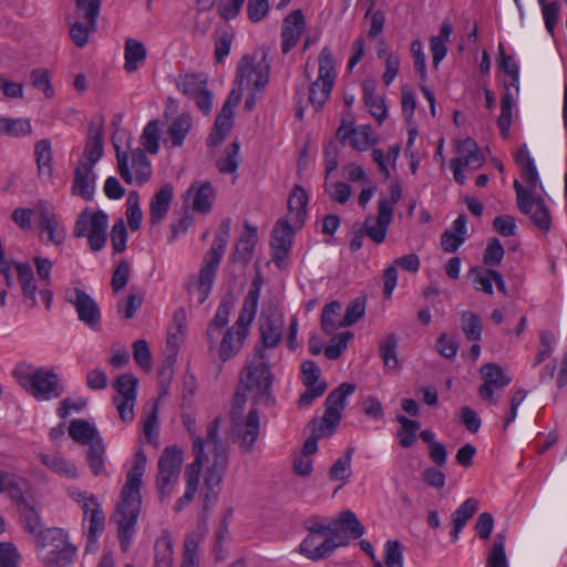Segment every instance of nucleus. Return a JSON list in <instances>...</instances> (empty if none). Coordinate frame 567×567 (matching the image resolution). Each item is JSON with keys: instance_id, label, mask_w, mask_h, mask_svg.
<instances>
[{"instance_id": "f257e3e1", "label": "nucleus", "mask_w": 567, "mask_h": 567, "mask_svg": "<svg viewBox=\"0 0 567 567\" xmlns=\"http://www.w3.org/2000/svg\"><path fill=\"white\" fill-rule=\"evenodd\" d=\"M220 417H215L206 429L205 439L195 436L192 451L194 461L186 466L188 472L200 476L206 467L204 483L207 487H219L228 465V449L219 436Z\"/></svg>"}, {"instance_id": "f03ea898", "label": "nucleus", "mask_w": 567, "mask_h": 567, "mask_svg": "<svg viewBox=\"0 0 567 567\" xmlns=\"http://www.w3.org/2000/svg\"><path fill=\"white\" fill-rule=\"evenodd\" d=\"M146 455L143 451L135 454L134 465L127 473L126 483L121 491V499L116 505L112 520L117 526L121 549L128 550L135 534V526L141 511V485L145 472Z\"/></svg>"}, {"instance_id": "7ed1b4c3", "label": "nucleus", "mask_w": 567, "mask_h": 567, "mask_svg": "<svg viewBox=\"0 0 567 567\" xmlns=\"http://www.w3.org/2000/svg\"><path fill=\"white\" fill-rule=\"evenodd\" d=\"M274 374L262 348L255 347L251 358L246 362L241 372L237 391L250 396L252 405H271L275 399L271 394Z\"/></svg>"}, {"instance_id": "20e7f679", "label": "nucleus", "mask_w": 567, "mask_h": 567, "mask_svg": "<svg viewBox=\"0 0 567 567\" xmlns=\"http://www.w3.org/2000/svg\"><path fill=\"white\" fill-rule=\"evenodd\" d=\"M18 383L37 400H51L62 395L63 385L52 369L34 368L21 363L13 372Z\"/></svg>"}, {"instance_id": "39448f33", "label": "nucleus", "mask_w": 567, "mask_h": 567, "mask_svg": "<svg viewBox=\"0 0 567 567\" xmlns=\"http://www.w3.org/2000/svg\"><path fill=\"white\" fill-rule=\"evenodd\" d=\"M246 401L247 396L240 391H236L230 411V430L234 442L238 443L245 453H248L252 451L258 440L260 419L257 405H252L245 415Z\"/></svg>"}, {"instance_id": "423d86ee", "label": "nucleus", "mask_w": 567, "mask_h": 567, "mask_svg": "<svg viewBox=\"0 0 567 567\" xmlns=\"http://www.w3.org/2000/svg\"><path fill=\"white\" fill-rule=\"evenodd\" d=\"M229 233L230 219L226 218L221 221L219 231L216 234L209 250L204 256L196 285L199 303L205 302L212 290L218 266L228 243Z\"/></svg>"}, {"instance_id": "0eeeda50", "label": "nucleus", "mask_w": 567, "mask_h": 567, "mask_svg": "<svg viewBox=\"0 0 567 567\" xmlns=\"http://www.w3.org/2000/svg\"><path fill=\"white\" fill-rule=\"evenodd\" d=\"M37 549L42 553L47 567H65L71 564L76 548L69 543L61 528H47L37 536Z\"/></svg>"}, {"instance_id": "6e6552de", "label": "nucleus", "mask_w": 567, "mask_h": 567, "mask_svg": "<svg viewBox=\"0 0 567 567\" xmlns=\"http://www.w3.org/2000/svg\"><path fill=\"white\" fill-rule=\"evenodd\" d=\"M514 161L519 166L520 176L526 184V187H524L517 179L513 183L516 193L517 207L520 213L529 214L533 208V196L536 194L538 172L526 144H522L518 147L514 154Z\"/></svg>"}, {"instance_id": "1a4fd4ad", "label": "nucleus", "mask_w": 567, "mask_h": 567, "mask_svg": "<svg viewBox=\"0 0 567 567\" xmlns=\"http://www.w3.org/2000/svg\"><path fill=\"white\" fill-rule=\"evenodd\" d=\"M183 460V451L176 445L167 446L162 451L156 474V487L161 502L171 495L178 482Z\"/></svg>"}, {"instance_id": "9d476101", "label": "nucleus", "mask_w": 567, "mask_h": 567, "mask_svg": "<svg viewBox=\"0 0 567 567\" xmlns=\"http://www.w3.org/2000/svg\"><path fill=\"white\" fill-rule=\"evenodd\" d=\"M318 63L319 76L309 87V102L315 111L322 109L331 93L336 80L334 59L329 48L322 49L318 58Z\"/></svg>"}, {"instance_id": "9b49d317", "label": "nucleus", "mask_w": 567, "mask_h": 567, "mask_svg": "<svg viewBox=\"0 0 567 567\" xmlns=\"http://www.w3.org/2000/svg\"><path fill=\"white\" fill-rule=\"evenodd\" d=\"M269 74L270 66L266 53L257 62L255 56L245 54L237 64L235 82L238 86L251 85L255 91L259 92L267 85Z\"/></svg>"}, {"instance_id": "f8f14e48", "label": "nucleus", "mask_w": 567, "mask_h": 567, "mask_svg": "<svg viewBox=\"0 0 567 567\" xmlns=\"http://www.w3.org/2000/svg\"><path fill=\"white\" fill-rule=\"evenodd\" d=\"M117 168L121 177L126 184H132L135 181L136 184L143 185L152 176L151 161L147 158L145 152L142 148H135L131 153L132 169L134 176L131 173L128 166V156L125 152H121L118 146H115Z\"/></svg>"}, {"instance_id": "ddd939ff", "label": "nucleus", "mask_w": 567, "mask_h": 567, "mask_svg": "<svg viewBox=\"0 0 567 567\" xmlns=\"http://www.w3.org/2000/svg\"><path fill=\"white\" fill-rule=\"evenodd\" d=\"M177 86L186 96L195 101L197 107L205 115L210 113L213 94L207 89V76L205 74L182 75Z\"/></svg>"}, {"instance_id": "4468645a", "label": "nucleus", "mask_w": 567, "mask_h": 567, "mask_svg": "<svg viewBox=\"0 0 567 567\" xmlns=\"http://www.w3.org/2000/svg\"><path fill=\"white\" fill-rule=\"evenodd\" d=\"M76 310L79 319L89 328L99 330L101 324V310L96 301L84 290L74 288L66 297Z\"/></svg>"}, {"instance_id": "2eb2a0df", "label": "nucleus", "mask_w": 567, "mask_h": 567, "mask_svg": "<svg viewBox=\"0 0 567 567\" xmlns=\"http://www.w3.org/2000/svg\"><path fill=\"white\" fill-rule=\"evenodd\" d=\"M483 379V384L478 388V394L484 401L495 403L494 390L503 389L511 383V378L507 377L497 363H485L480 370Z\"/></svg>"}, {"instance_id": "dca6fc26", "label": "nucleus", "mask_w": 567, "mask_h": 567, "mask_svg": "<svg viewBox=\"0 0 567 567\" xmlns=\"http://www.w3.org/2000/svg\"><path fill=\"white\" fill-rule=\"evenodd\" d=\"M39 217V227L48 234V240L55 246L65 239V228L59 223L53 206L47 200H39L34 207Z\"/></svg>"}, {"instance_id": "f3484780", "label": "nucleus", "mask_w": 567, "mask_h": 567, "mask_svg": "<svg viewBox=\"0 0 567 567\" xmlns=\"http://www.w3.org/2000/svg\"><path fill=\"white\" fill-rule=\"evenodd\" d=\"M348 540L334 542L333 537L308 534L300 544V553L311 560L329 557L337 547L347 546Z\"/></svg>"}, {"instance_id": "a211bd4d", "label": "nucleus", "mask_w": 567, "mask_h": 567, "mask_svg": "<svg viewBox=\"0 0 567 567\" xmlns=\"http://www.w3.org/2000/svg\"><path fill=\"white\" fill-rule=\"evenodd\" d=\"M284 318L276 311L262 312L259 319L260 339L264 348H275L282 338Z\"/></svg>"}, {"instance_id": "6ab92c4d", "label": "nucleus", "mask_w": 567, "mask_h": 567, "mask_svg": "<svg viewBox=\"0 0 567 567\" xmlns=\"http://www.w3.org/2000/svg\"><path fill=\"white\" fill-rule=\"evenodd\" d=\"M95 181L94 167L91 164L78 163L73 173L72 195L92 200L95 193Z\"/></svg>"}, {"instance_id": "aec40b11", "label": "nucleus", "mask_w": 567, "mask_h": 567, "mask_svg": "<svg viewBox=\"0 0 567 567\" xmlns=\"http://www.w3.org/2000/svg\"><path fill=\"white\" fill-rule=\"evenodd\" d=\"M292 228L285 219H279L272 231L270 246L272 249V260L280 267L287 258L288 251L291 247Z\"/></svg>"}, {"instance_id": "412c9836", "label": "nucleus", "mask_w": 567, "mask_h": 567, "mask_svg": "<svg viewBox=\"0 0 567 567\" xmlns=\"http://www.w3.org/2000/svg\"><path fill=\"white\" fill-rule=\"evenodd\" d=\"M215 196V189L209 182L195 181L186 192L185 202L192 200L193 210L207 214L212 209Z\"/></svg>"}, {"instance_id": "4be33fe9", "label": "nucleus", "mask_w": 567, "mask_h": 567, "mask_svg": "<svg viewBox=\"0 0 567 567\" xmlns=\"http://www.w3.org/2000/svg\"><path fill=\"white\" fill-rule=\"evenodd\" d=\"M305 16L301 10H295L285 18L281 28V52L284 54L288 53L292 48L296 47L305 29Z\"/></svg>"}, {"instance_id": "5701e85b", "label": "nucleus", "mask_w": 567, "mask_h": 567, "mask_svg": "<svg viewBox=\"0 0 567 567\" xmlns=\"http://www.w3.org/2000/svg\"><path fill=\"white\" fill-rule=\"evenodd\" d=\"M104 131L101 122H92L89 127L87 140L83 150L82 158L78 163H84V165L95 164L103 156L104 146Z\"/></svg>"}, {"instance_id": "b1692460", "label": "nucleus", "mask_w": 567, "mask_h": 567, "mask_svg": "<svg viewBox=\"0 0 567 567\" xmlns=\"http://www.w3.org/2000/svg\"><path fill=\"white\" fill-rule=\"evenodd\" d=\"M245 228L246 233L240 236L230 256L233 264H239L243 267L251 260L257 243V229L248 223L245 224Z\"/></svg>"}, {"instance_id": "393cba45", "label": "nucleus", "mask_w": 567, "mask_h": 567, "mask_svg": "<svg viewBox=\"0 0 567 567\" xmlns=\"http://www.w3.org/2000/svg\"><path fill=\"white\" fill-rule=\"evenodd\" d=\"M41 505L34 499L20 501L17 505L20 523L25 532L39 535L41 532Z\"/></svg>"}, {"instance_id": "a878e982", "label": "nucleus", "mask_w": 567, "mask_h": 567, "mask_svg": "<svg viewBox=\"0 0 567 567\" xmlns=\"http://www.w3.org/2000/svg\"><path fill=\"white\" fill-rule=\"evenodd\" d=\"M392 217L393 216L390 215L385 208H382V210L378 209V216L375 218L371 215L368 216L360 229H363L364 235L372 241L381 244L385 239Z\"/></svg>"}, {"instance_id": "bb28decb", "label": "nucleus", "mask_w": 567, "mask_h": 567, "mask_svg": "<svg viewBox=\"0 0 567 567\" xmlns=\"http://www.w3.org/2000/svg\"><path fill=\"white\" fill-rule=\"evenodd\" d=\"M173 199V186L165 184L152 197L150 203V223L157 225L166 216Z\"/></svg>"}, {"instance_id": "cd10ccee", "label": "nucleus", "mask_w": 567, "mask_h": 567, "mask_svg": "<svg viewBox=\"0 0 567 567\" xmlns=\"http://www.w3.org/2000/svg\"><path fill=\"white\" fill-rule=\"evenodd\" d=\"M233 106L224 103L220 112L216 117L214 127L212 128V132L209 133V136L207 138L208 147H215L225 140L226 135L228 134L233 126Z\"/></svg>"}, {"instance_id": "c85d7f7f", "label": "nucleus", "mask_w": 567, "mask_h": 567, "mask_svg": "<svg viewBox=\"0 0 567 567\" xmlns=\"http://www.w3.org/2000/svg\"><path fill=\"white\" fill-rule=\"evenodd\" d=\"M192 126L193 120L190 115L186 113L179 114L169 124L167 128L168 140H165L164 143L171 142L172 147H181Z\"/></svg>"}, {"instance_id": "c756f323", "label": "nucleus", "mask_w": 567, "mask_h": 567, "mask_svg": "<svg viewBox=\"0 0 567 567\" xmlns=\"http://www.w3.org/2000/svg\"><path fill=\"white\" fill-rule=\"evenodd\" d=\"M146 59L145 45L135 39H127L124 47V70L133 73Z\"/></svg>"}, {"instance_id": "7c9ffc66", "label": "nucleus", "mask_w": 567, "mask_h": 567, "mask_svg": "<svg viewBox=\"0 0 567 567\" xmlns=\"http://www.w3.org/2000/svg\"><path fill=\"white\" fill-rule=\"evenodd\" d=\"M107 216L102 210L94 213L93 228L87 234V241L93 251L101 250L106 241Z\"/></svg>"}, {"instance_id": "2f4dec72", "label": "nucleus", "mask_w": 567, "mask_h": 567, "mask_svg": "<svg viewBox=\"0 0 567 567\" xmlns=\"http://www.w3.org/2000/svg\"><path fill=\"white\" fill-rule=\"evenodd\" d=\"M39 458L43 465L61 476L66 478H76L78 476L76 466L61 455L41 453Z\"/></svg>"}, {"instance_id": "473e14b6", "label": "nucleus", "mask_w": 567, "mask_h": 567, "mask_svg": "<svg viewBox=\"0 0 567 567\" xmlns=\"http://www.w3.org/2000/svg\"><path fill=\"white\" fill-rule=\"evenodd\" d=\"M1 487L2 488L0 489V493L7 492L9 496L16 502V505H18L20 501L29 499L24 495L29 484L24 478L20 476L6 472L1 478Z\"/></svg>"}, {"instance_id": "72a5a7b5", "label": "nucleus", "mask_w": 567, "mask_h": 567, "mask_svg": "<svg viewBox=\"0 0 567 567\" xmlns=\"http://www.w3.org/2000/svg\"><path fill=\"white\" fill-rule=\"evenodd\" d=\"M105 445L103 439H95L89 444L86 453L87 465L93 475H106L104 466Z\"/></svg>"}, {"instance_id": "f704fd0d", "label": "nucleus", "mask_w": 567, "mask_h": 567, "mask_svg": "<svg viewBox=\"0 0 567 567\" xmlns=\"http://www.w3.org/2000/svg\"><path fill=\"white\" fill-rule=\"evenodd\" d=\"M246 339L241 338L240 334H236L234 328H229L223 336V339L219 344V359L225 362L230 358L235 357L240 349L243 348L244 341Z\"/></svg>"}, {"instance_id": "c9c22d12", "label": "nucleus", "mask_w": 567, "mask_h": 567, "mask_svg": "<svg viewBox=\"0 0 567 567\" xmlns=\"http://www.w3.org/2000/svg\"><path fill=\"white\" fill-rule=\"evenodd\" d=\"M70 436L80 444H90L102 439L97 430L85 420H73L69 425Z\"/></svg>"}, {"instance_id": "e433bc0d", "label": "nucleus", "mask_w": 567, "mask_h": 567, "mask_svg": "<svg viewBox=\"0 0 567 567\" xmlns=\"http://www.w3.org/2000/svg\"><path fill=\"white\" fill-rule=\"evenodd\" d=\"M32 133V125L29 120L18 117H1L0 118V134L10 137L27 136Z\"/></svg>"}, {"instance_id": "4c0bfd02", "label": "nucleus", "mask_w": 567, "mask_h": 567, "mask_svg": "<svg viewBox=\"0 0 567 567\" xmlns=\"http://www.w3.org/2000/svg\"><path fill=\"white\" fill-rule=\"evenodd\" d=\"M528 215L533 224L542 231L546 233L550 229V213L542 196H533V208Z\"/></svg>"}, {"instance_id": "58836bf2", "label": "nucleus", "mask_w": 567, "mask_h": 567, "mask_svg": "<svg viewBox=\"0 0 567 567\" xmlns=\"http://www.w3.org/2000/svg\"><path fill=\"white\" fill-rule=\"evenodd\" d=\"M461 329L468 341L478 342L483 331L480 316L472 311H463L461 313Z\"/></svg>"}, {"instance_id": "ea45409f", "label": "nucleus", "mask_w": 567, "mask_h": 567, "mask_svg": "<svg viewBox=\"0 0 567 567\" xmlns=\"http://www.w3.org/2000/svg\"><path fill=\"white\" fill-rule=\"evenodd\" d=\"M161 125L158 120L150 121L141 135V144L144 152L154 155L159 150Z\"/></svg>"}, {"instance_id": "a19ab883", "label": "nucleus", "mask_w": 567, "mask_h": 567, "mask_svg": "<svg viewBox=\"0 0 567 567\" xmlns=\"http://www.w3.org/2000/svg\"><path fill=\"white\" fill-rule=\"evenodd\" d=\"M307 204L308 195L306 190L301 186L296 185L288 198V209L290 214H295L297 223H303Z\"/></svg>"}, {"instance_id": "79ce46f5", "label": "nucleus", "mask_w": 567, "mask_h": 567, "mask_svg": "<svg viewBox=\"0 0 567 567\" xmlns=\"http://www.w3.org/2000/svg\"><path fill=\"white\" fill-rule=\"evenodd\" d=\"M239 147V142L234 141L225 148L224 156L216 162L221 174H233L238 169L240 163Z\"/></svg>"}, {"instance_id": "37998d69", "label": "nucleus", "mask_w": 567, "mask_h": 567, "mask_svg": "<svg viewBox=\"0 0 567 567\" xmlns=\"http://www.w3.org/2000/svg\"><path fill=\"white\" fill-rule=\"evenodd\" d=\"M355 391V384L343 382L338 388L332 390L326 399V408H331L332 411L341 412L344 409V402L347 396L351 395Z\"/></svg>"}, {"instance_id": "c03bdc74", "label": "nucleus", "mask_w": 567, "mask_h": 567, "mask_svg": "<svg viewBox=\"0 0 567 567\" xmlns=\"http://www.w3.org/2000/svg\"><path fill=\"white\" fill-rule=\"evenodd\" d=\"M341 310L339 301H331L323 307L321 313V328L326 334H332L334 331L342 327L341 319L338 320Z\"/></svg>"}, {"instance_id": "a18cd8bd", "label": "nucleus", "mask_w": 567, "mask_h": 567, "mask_svg": "<svg viewBox=\"0 0 567 567\" xmlns=\"http://www.w3.org/2000/svg\"><path fill=\"white\" fill-rule=\"evenodd\" d=\"M340 420L341 414L332 411L331 408H326L322 419H313L310 424L313 426V431H317L318 436H329L336 431Z\"/></svg>"}, {"instance_id": "49530a36", "label": "nucleus", "mask_w": 567, "mask_h": 567, "mask_svg": "<svg viewBox=\"0 0 567 567\" xmlns=\"http://www.w3.org/2000/svg\"><path fill=\"white\" fill-rule=\"evenodd\" d=\"M354 447H348L344 455L340 456L329 470L331 481H347L351 475V460Z\"/></svg>"}, {"instance_id": "de8ad7c7", "label": "nucleus", "mask_w": 567, "mask_h": 567, "mask_svg": "<svg viewBox=\"0 0 567 567\" xmlns=\"http://www.w3.org/2000/svg\"><path fill=\"white\" fill-rule=\"evenodd\" d=\"M505 534L498 533L495 535L492 549L486 559V567H508L505 555Z\"/></svg>"}, {"instance_id": "09e8293b", "label": "nucleus", "mask_w": 567, "mask_h": 567, "mask_svg": "<svg viewBox=\"0 0 567 567\" xmlns=\"http://www.w3.org/2000/svg\"><path fill=\"white\" fill-rule=\"evenodd\" d=\"M155 567H172L173 564V544L168 535L161 536L154 546Z\"/></svg>"}, {"instance_id": "8fccbe9b", "label": "nucleus", "mask_w": 567, "mask_h": 567, "mask_svg": "<svg viewBox=\"0 0 567 567\" xmlns=\"http://www.w3.org/2000/svg\"><path fill=\"white\" fill-rule=\"evenodd\" d=\"M499 50V70L511 78L508 85L513 86L516 92L519 90V68L514 56L506 55L504 47L501 43Z\"/></svg>"}, {"instance_id": "3c124183", "label": "nucleus", "mask_w": 567, "mask_h": 567, "mask_svg": "<svg viewBox=\"0 0 567 567\" xmlns=\"http://www.w3.org/2000/svg\"><path fill=\"white\" fill-rule=\"evenodd\" d=\"M398 337L390 333L380 343V357L383 360L385 368L396 369L399 367V359L396 355Z\"/></svg>"}, {"instance_id": "603ef678", "label": "nucleus", "mask_w": 567, "mask_h": 567, "mask_svg": "<svg viewBox=\"0 0 567 567\" xmlns=\"http://www.w3.org/2000/svg\"><path fill=\"white\" fill-rule=\"evenodd\" d=\"M84 518L87 519L89 522L87 542L90 544H95L99 534L102 533L105 526V515L102 511L101 505H95L94 507H92L91 513Z\"/></svg>"}, {"instance_id": "864d4df0", "label": "nucleus", "mask_w": 567, "mask_h": 567, "mask_svg": "<svg viewBox=\"0 0 567 567\" xmlns=\"http://www.w3.org/2000/svg\"><path fill=\"white\" fill-rule=\"evenodd\" d=\"M494 269H486L482 267H474L470 270L468 276L472 279L473 286L476 290L484 291L487 295L493 293Z\"/></svg>"}, {"instance_id": "5fc2aeb1", "label": "nucleus", "mask_w": 567, "mask_h": 567, "mask_svg": "<svg viewBox=\"0 0 567 567\" xmlns=\"http://www.w3.org/2000/svg\"><path fill=\"white\" fill-rule=\"evenodd\" d=\"M34 156L40 173L47 171L48 174L52 171V150L49 140H40L34 145Z\"/></svg>"}, {"instance_id": "6e6d98bb", "label": "nucleus", "mask_w": 567, "mask_h": 567, "mask_svg": "<svg viewBox=\"0 0 567 567\" xmlns=\"http://www.w3.org/2000/svg\"><path fill=\"white\" fill-rule=\"evenodd\" d=\"M137 379L130 373L120 375L113 383L118 398L136 399Z\"/></svg>"}, {"instance_id": "4d7b16f0", "label": "nucleus", "mask_w": 567, "mask_h": 567, "mask_svg": "<svg viewBox=\"0 0 567 567\" xmlns=\"http://www.w3.org/2000/svg\"><path fill=\"white\" fill-rule=\"evenodd\" d=\"M353 333L350 331H344L334 336L331 339V344H328L324 349V355L329 360H337L341 357L343 351L348 347V342L353 339Z\"/></svg>"}, {"instance_id": "13d9d810", "label": "nucleus", "mask_w": 567, "mask_h": 567, "mask_svg": "<svg viewBox=\"0 0 567 567\" xmlns=\"http://www.w3.org/2000/svg\"><path fill=\"white\" fill-rule=\"evenodd\" d=\"M339 518L341 529L353 538H360L364 534L365 529L353 512L342 511L339 513Z\"/></svg>"}, {"instance_id": "bf43d9fd", "label": "nucleus", "mask_w": 567, "mask_h": 567, "mask_svg": "<svg viewBox=\"0 0 567 567\" xmlns=\"http://www.w3.org/2000/svg\"><path fill=\"white\" fill-rule=\"evenodd\" d=\"M185 480H186V491L182 497H179L176 501V504L174 506L176 512L182 511L186 505H188L197 491L198 483H199V475H196L192 472H188L185 470Z\"/></svg>"}, {"instance_id": "052dcab7", "label": "nucleus", "mask_w": 567, "mask_h": 567, "mask_svg": "<svg viewBox=\"0 0 567 567\" xmlns=\"http://www.w3.org/2000/svg\"><path fill=\"white\" fill-rule=\"evenodd\" d=\"M234 33L230 30L218 31L215 37V59L218 63H223L224 59L229 54L233 43Z\"/></svg>"}, {"instance_id": "680f3d73", "label": "nucleus", "mask_w": 567, "mask_h": 567, "mask_svg": "<svg viewBox=\"0 0 567 567\" xmlns=\"http://www.w3.org/2000/svg\"><path fill=\"white\" fill-rule=\"evenodd\" d=\"M504 248L499 239L496 237L489 238L483 255V262L486 266H498L504 257Z\"/></svg>"}, {"instance_id": "e2e57ef3", "label": "nucleus", "mask_w": 567, "mask_h": 567, "mask_svg": "<svg viewBox=\"0 0 567 567\" xmlns=\"http://www.w3.org/2000/svg\"><path fill=\"white\" fill-rule=\"evenodd\" d=\"M477 511L478 501L475 498H467L453 513V523L465 526Z\"/></svg>"}, {"instance_id": "0e129e2a", "label": "nucleus", "mask_w": 567, "mask_h": 567, "mask_svg": "<svg viewBox=\"0 0 567 567\" xmlns=\"http://www.w3.org/2000/svg\"><path fill=\"white\" fill-rule=\"evenodd\" d=\"M79 16L87 23L96 25V19L101 8L100 0H75Z\"/></svg>"}, {"instance_id": "69168bd1", "label": "nucleus", "mask_w": 567, "mask_h": 567, "mask_svg": "<svg viewBox=\"0 0 567 567\" xmlns=\"http://www.w3.org/2000/svg\"><path fill=\"white\" fill-rule=\"evenodd\" d=\"M372 128L370 125H361L352 128L351 146L357 151H365L372 144Z\"/></svg>"}, {"instance_id": "338daca9", "label": "nucleus", "mask_w": 567, "mask_h": 567, "mask_svg": "<svg viewBox=\"0 0 567 567\" xmlns=\"http://www.w3.org/2000/svg\"><path fill=\"white\" fill-rule=\"evenodd\" d=\"M365 312V302L357 298L347 307L346 313L341 319V326L348 327L360 320Z\"/></svg>"}, {"instance_id": "774afa93", "label": "nucleus", "mask_w": 567, "mask_h": 567, "mask_svg": "<svg viewBox=\"0 0 567 567\" xmlns=\"http://www.w3.org/2000/svg\"><path fill=\"white\" fill-rule=\"evenodd\" d=\"M384 563L386 567H403L402 546L399 540L386 542Z\"/></svg>"}]
</instances>
